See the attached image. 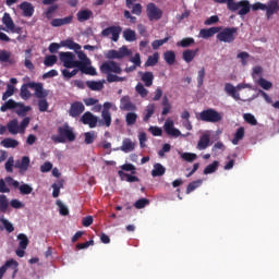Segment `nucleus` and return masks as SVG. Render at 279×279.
Wrapping results in <instances>:
<instances>
[{
	"label": "nucleus",
	"instance_id": "63",
	"mask_svg": "<svg viewBox=\"0 0 279 279\" xmlns=\"http://www.w3.org/2000/svg\"><path fill=\"white\" fill-rule=\"evenodd\" d=\"M236 58L239 60H241V64L242 66H246L247 64V58H250V53L248 52H245V51H242L240 53L236 54Z\"/></svg>",
	"mask_w": 279,
	"mask_h": 279
},
{
	"label": "nucleus",
	"instance_id": "61",
	"mask_svg": "<svg viewBox=\"0 0 279 279\" xmlns=\"http://www.w3.org/2000/svg\"><path fill=\"white\" fill-rule=\"evenodd\" d=\"M4 182L8 184V186H12L13 189H19L21 186V183L12 177H5Z\"/></svg>",
	"mask_w": 279,
	"mask_h": 279
},
{
	"label": "nucleus",
	"instance_id": "35",
	"mask_svg": "<svg viewBox=\"0 0 279 279\" xmlns=\"http://www.w3.org/2000/svg\"><path fill=\"white\" fill-rule=\"evenodd\" d=\"M154 112H156V105L149 104L145 109L143 121L147 123V121H149L151 117H154Z\"/></svg>",
	"mask_w": 279,
	"mask_h": 279
},
{
	"label": "nucleus",
	"instance_id": "32",
	"mask_svg": "<svg viewBox=\"0 0 279 279\" xmlns=\"http://www.w3.org/2000/svg\"><path fill=\"white\" fill-rule=\"evenodd\" d=\"M61 47H66L68 49H72L73 51H80L82 49V46L72 39H66L61 41Z\"/></svg>",
	"mask_w": 279,
	"mask_h": 279
},
{
	"label": "nucleus",
	"instance_id": "5",
	"mask_svg": "<svg viewBox=\"0 0 279 279\" xmlns=\"http://www.w3.org/2000/svg\"><path fill=\"white\" fill-rule=\"evenodd\" d=\"M230 12H236L239 16H245L250 14V11L252 10V4H250V0H241L239 2H233L229 4Z\"/></svg>",
	"mask_w": 279,
	"mask_h": 279
},
{
	"label": "nucleus",
	"instance_id": "62",
	"mask_svg": "<svg viewBox=\"0 0 279 279\" xmlns=\"http://www.w3.org/2000/svg\"><path fill=\"white\" fill-rule=\"evenodd\" d=\"M124 81H125V77H121L112 73H107V82H109V84H112V82H124Z\"/></svg>",
	"mask_w": 279,
	"mask_h": 279
},
{
	"label": "nucleus",
	"instance_id": "24",
	"mask_svg": "<svg viewBox=\"0 0 279 279\" xmlns=\"http://www.w3.org/2000/svg\"><path fill=\"white\" fill-rule=\"evenodd\" d=\"M141 81L144 82L146 88L154 86V72H140Z\"/></svg>",
	"mask_w": 279,
	"mask_h": 279
},
{
	"label": "nucleus",
	"instance_id": "26",
	"mask_svg": "<svg viewBox=\"0 0 279 279\" xmlns=\"http://www.w3.org/2000/svg\"><path fill=\"white\" fill-rule=\"evenodd\" d=\"M76 19L80 23H85V21L93 19V12L88 9L81 10L76 13Z\"/></svg>",
	"mask_w": 279,
	"mask_h": 279
},
{
	"label": "nucleus",
	"instance_id": "10",
	"mask_svg": "<svg viewBox=\"0 0 279 279\" xmlns=\"http://www.w3.org/2000/svg\"><path fill=\"white\" fill-rule=\"evenodd\" d=\"M146 13L149 21H160L162 19V10L156 7V3L150 2L146 7Z\"/></svg>",
	"mask_w": 279,
	"mask_h": 279
},
{
	"label": "nucleus",
	"instance_id": "64",
	"mask_svg": "<svg viewBox=\"0 0 279 279\" xmlns=\"http://www.w3.org/2000/svg\"><path fill=\"white\" fill-rule=\"evenodd\" d=\"M149 204V199L147 198H140L135 202L134 207L137 208V210H141V208H145Z\"/></svg>",
	"mask_w": 279,
	"mask_h": 279
},
{
	"label": "nucleus",
	"instance_id": "44",
	"mask_svg": "<svg viewBox=\"0 0 279 279\" xmlns=\"http://www.w3.org/2000/svg\"><path fill=\"white\" fill-rule=\"evenodd\" d=\"M86 86H88L90 90H104V83L101 82L87 81Z\"/></svg>",
	"mask_w": 279,
	"mask_h": 279
},
{
	"label": "nucleus",
	"instance_id": "9",
	"mask_svg": "<svg viewBox=\"0 0 279 279\" xmlns=\"http://www.w3.org/2000/svg\"><path fill=\"white\" fill-rule=\"evenodd\" d=\"M8 269H12V278H16V274H19V262H16V259L7 260L4 265L0 267V279H3Z\"/></svg>",
	"mask_w": 279,
	"mask_h": 279
},
{
	"label": "nucleus",
	"instance_id": "51",
	"mask_svg": "<svg viewBox=\"0 0 279 279\" xmlns=\"http://www.w3.org/2000/svg\"><path fill=\"white\" fill-rule=\"evenodd\" d=\"M60 7L58 5V4H52V5H50L48 9H47V11L45 12V16H46V19H48V21H51V19L53 17V13L54 12H58V9H59Z\"/></svg>",
	"mask_w": 279,
	"mask_h": 279
},
{
	"label": "nucleus",
	"instance_id": "41",
	"mask_svg": "<svg viewBox=\"0 0 279 279\" xmlns=\"http://www.w3.org/2000/svg\"><path fill=\"white\" fill-rule=\"evenodd\" d=\"M192 45H195V39L193 37H185L177 43V47H182L183 49H186Z\"/></svg>",
	"mask_w": 279,
	"mask_h": 279
},
{
	"label": "nucleus",
	"instance_id": "6",
	"mask_svg": "<svg viewBox=\"0 0 279 279\" xmlns=\"http://www.w3.org/2000/svg\"><path fill=\"white\" fill-rule=\"evenodd\" d=\"M239 32V28L236 27H226L222 31L218 32L217 34V40L220 43H234L236 40V34Z\"/></svg>",
	"mask_w": 279,
	"mask_h": 279
},
{
	"label": "nucleus",
	"instance_id": "31",
	"mask_svg": "<svg viewBox=\"0 0 279 279\" xmlns=\"http://www.w3.org/2000/svg\"><path fill=\"white\" fill-rule=\"evenodd\" d=\"M136 121H138V114L134 111H130L125 116V123L129 128L132 125H136Z\"/></svg>",
	"mask_w": 279,
	"mask_h": 279
},
{
	"label": "nucleus",
	"instance_id": "47",
	"mask_svg": "<svg viewBox=\"0 0 279 279\" xmlns=\"http://www.w3.org/2000/svg\"><path fill=\"white\" fill-rule=\"evenodd\" d=\"M160 56L158 52H155L153 56H149L147 61L145 62V66H156L158 64Z\"/></svg>",
	"mask_w": 279,
	"mask_h": 279
},
{
	"label": "nucleus",
	"instance_id": "55",
	"mask_svg": "<svg viewBox=\"0 0 279 279\" xmlns=\"http://www.w3.org/2000/svg\"><path fill=\"white\" fill-rule=\"evenodd\" d=\"M85 136V145H93L95 143V138H97V135H95V132H86L84 134Z\"/></svg>",
	"mask_w": 279,
	"mask_h": 279
},
{
	"label": "nucleus",
	"instance_id": "37",
	"mask_svg": "<svg viewBox=\"0 0 279 279\" xmlns=\"http://www.w3.org/2000/svg\"><path fill=\"white\" fill-rule=\"evenodd\" d=\"M8 208H10V202L8 201V196L4 194H0V213L5 215V213H8Z\"/></svg>",
	"mask_w": 279,
	"mask_h": 279
},
{
	"label": "nucleus",
	"instance_id": "11",
	"mask_svg": "<svg viewBox=\"0 0 279 279\" xmlns=\"http://www.w3.org/2000/svg\"><path fill=\"white\" fill-rule=\"evenodd\" d=\"M80 122L83 123V125H88V128L95 129L99 123V118L93 114V112L86 111L81 117Z\"/></svg>",
	"mask_w": 279,
	"mask_h": 279
},
{
	"label": "nucleus",
	"instance_id": "27",
	"mask_svg": "<svg viewBox=\"0 0 279 279\" xmlns=\"http://www.w3.org/2000/svg\"><path fill=\"white\" fill-rule=\"evenodd\" d=\"M225 90H226V93H228V95H230V97L234 98L235 101L241 100V94H239V92H236V87H234V85H232L231 83H227L225 85Z\"/></svg>",
	"mask_w": 279,
	"mask_h": 279
},
{
	"label": "nucleus",
	"instance_id": "50",
	"mask_svg": "<svg viewBox=\"0 0 279 279\" xmlns=\"http://www.w3.org/2000/svg\"><path fill=\"white\" fill-rule=\"evenodd\" d=\"M257 84L264 88V90H269L271 88H274V84L269 81H267L266 78L264 77H260L258 81H257Z\"/></svg>",
	"mask_w": 279,
	"mask_h": 279
},
{
	"label": "nucleus",
	"instance_id": "17",
	"mask_svg": "<svg viewBox=\"0 0 279 279\" xmlns=\"http://www.w3.org/2000/svg\"><path fill=\"white\" fill-rule=\"evenodd\" d=\"M20 10H22L23 12V16H25L26 19H32V16H34V4H32L31 2L24 1L20 4Z\"/></svg>",
	"mask_w": 279,
	"mask_h": 279
},
{
	"label": "nucleus",
	"instance_id": "40",
	"mask_svg": "<svg viewBox=\"0 0 279 279\" xmlns=\"http://www.w3.org/2000/svg\"><path fill=\"white\" fill-rule=\"evenodd\" d=\"M20 250H27V245H29V238L25 233H20L17 235Z\"/></svg>",
	"mask_w": 279,
	"mask_h": 279
},
{
	"label": "nucleus",
	"instance_id": "38",
	"mask_svg": "<svg viewBox=\"0 0 279 279\" xmlns=\"http://www.w3.org/2000/svg\"><path fill=\"white\" fill-rule=\"evenodd\" d=\"M244 137H245V128L240 126V128L236 130L235 134H234V137H233V140H232V144H233V145H239V142H240V141H243Z\"/></svg>",
	"mask_w": 279,
	"mask_h": 279
},
{
	"label": "nucleus",
	"instance_id": "45",
	"mask_svg": "<svg viewBox=\"0 0 279 279\" xmlns=\"http://www.w3.org/2000/svg\"><path fill=\"white\" fill-rule=\"evenodd\" d=\"M217 169H219V161H213V163L208 165L203 173L204 175H209V173H215V171H217Z\"/></svg>",
	"mask_w": 279,
	"mask_h": 279
},
{
	"label": "nucleus",
	"instance_id": "42",
	"mask_svg": "<svg viewBox=\"0 0 279 279\" xmlns=\"http://www.w3.org/2000/svg\"><path fill=\"white\" fill-rule=\"evenodd\" d=\"M15 109H16L15 112L19 117H25L27 112L32 110V107L17 102V107Z\"/></svg>",
	"mask_w": 279,
	"mask_h": 279
},
{
	"label": "nucleus",
	"instance_id": "21",
	"mask_svg": "<svg viewBox=\"0 0 279 279\" xmlns=\"http://www.w3.org/2000/svg\"><path fill=\"white\" fill-rule=\"evenodd\" d=\"M73 23V15H69L62 19H53L50 22L51 27H62L63 25H71Z\"/></svg>",
	"mask_w": 279,
	"mask_h": 279
},
{
	"label": "nucleus",
	"instance_id": "23",
	"mask_svg": "<svg viewBox=\"0 0 279 279\" xmlns=\"http://www.w3.org/2000/svg\"><path fill=\"white\" fill-rule=\"evenodd\" d=\"M29 157L28 156H24L22 157L21 160H17L14 165L15 169H20V173H25V171H27V169H29Z\"/></svg>",
	"mask_w": 279,
	"mask_h": 279
},
{
	"label": "nucleus",
	"instance_id": "39",
	"mask_svg": "<svg viewBox=\"0 0 279 279\" xmlns=\"http://www.w3.org/2000/svg\"><path fill=\"white\" fill-rule=\"evenodd\" d=\"M123 38L126 43H134L136 40V32L132 31V28H126L123 31Z\"/></svg>",
	"mask_w": 279,
	"mask_h": 279
},
{
	"label": "nucleus",
	"instance_id": "60",
	"mask_svg": "<svg viewBox=\"0 0 279 279\" xmlns=\"http://www.w3.org/2000/svg\"><path fill=\"white\" fill-rule=\"evenodd\" d=\"M0 221L2 222L4 229L7 230V232H9V234L14 231V225H12V222H10V220H8L5 218H0Z\"/></svg>",
	"mask_w": 279,
	"mask_h": 279
},
{
	"label": "nucleus",
	"instance_id": "15",
	"mask_svg": "<svg viewBox=\"0 0 279 279\" xmlns=\"http://www.w3.org/2000/svg\"><path fill=\"white\" fill-rule=\"evenodd\" d=\"M163 129L168 136H172L174 138H178V136H182V132L175 129L173 120H167L163 124Z\"/></svg>",
	"mask_w": 279,
	"mask_h": 279
},
{
	"label": "nucleus",
	"instance_id": "54",
	"mask_svg": "<svg viewBox=\"0 0 279 279\" xmlns=\"http://www.w3.org/2000/svg\"><path fill=\"white\" fill-rule=\"evenodd\" d=\"M243 119L248 125H258V121L256 120V117L252 113H244Z\"/></svg>",
	"mask_w": 279,
	"mask_h": 279
},
{
	"label": "nucleus",
	"instance_id": "28",
	"mask_svg": "<svg viewBox=\"0 0 279 279\" xmlns=\"http://www.w3.org/2000/svg\"><path fill=\"white\" fill-rule=\"evenodd\" d=\"M279 10V4L277 0H271L268 5H266V16L269 19L270 16H274L276 12Z\"/></svg>",
	"mask_w": 279,
	"mask_h": 279
},
{
	"label": "nucleus",
	"instance_id": "19",
	"mask_svg": "<svg viewBox=\"0 0 279 279\" xmlns=\"http://www.w3.org/2000/svg\"><path fill=\"white\" fill-rule=\"evenodd\" d=\"M99 128L106 126L110 128L112 125V114L110 113V110H102L101 111V120H98Z\"/></svg>",
	"mask_w": 279,
	"mask_h": 279
},
{
	"label": "nucleus",
	"instance_id": "30",
	"mask_svg": "<svg viewBox=\"0 0 279 279\" xmlns=\"http://www.w3.org/2000/svg\"><path fill=\"white\" fill-rule=\"evenodd\" d=\"M0 145H2V147H5L7 149H14L19 147V141L12 137H7L1 141Z\"/></svg>",
	"mask_w": 279,
	"mask_h": 279
},
{
	"label": "nucleus",
	"instance_id": "46",
	"mask_svg": "<svg viewBox=\"0 0 279 279\" xmlns=\"http://www.w3.org/2000/svg\"><path fill=\"white\" fill-rule=\"evenodd\" d=\"M206 77V68H201V70L197 72V87L202 88L204 86V80Z\"/></svg>",
	"mask_w": 279,
	"mask_h": 279
},
{
	"label": "nucleus",
	"instance_id": "4",
	"mask_svg": "<svg viewBox=\"0 0 279 279\" xmlns=\"http://www.w3.org/2000/svg\"><path fill=\"white\" fill-rule=\"evenodd\" d=\"M199 120L205 123H219L220 121H223V114L213 108H209L199 113Z\"/></svg>",
	"mask_w": 279,
	"mask_h": 279
},
{
	"label": "nucleus",
	"instance_id": "36",
	"mask_svg": "<svg viewBox=\"0 0 279 279\" xmlns=\"http://www.w3.org/2000/svg\"><path fill=\"white\" fill-rule=\"evenodd\" d=\"M167 169L161 163H155L154 169L151 170L153 178H160L166 173Z\"/></svg>",
	"mask_w": 279,
	"mask_h": 279
},
{
	"label": "nucleus",
	"instance_id": "53",
	"mask_svg": "<svg viewBox=\"0 0 279 279\" xmlns=\"http://www.w3.org/2000/svg\"><path fill=\"white\" fill-rule=\"evenodd\" d=\"M21 195H31L32 191H34V187H32L29 184L24 183L17 187Z\"/></svg>",
	"mask_w": 279,
	"mask_h": 279
},
{
	"label": "nucleus",
	"instance_id": "43",
	"mask_svg": "<svg viewBox=\"0 0 279 279\" xmlns=\"http://www.w3.org/2000/svg\"><path fill=\"white\" fill-rule=\"evenodd\" d=\"M135 90H136L137 95H140V97H142V99H145V97H147V95H149V90L147 88H145V85H143V83H137L135 86Z\"/></svg>",
	"mask_w": 279,
	"mask_h": 279
},
{
	"label": "nucleus",
	"instance_id": "8",
	"mask_svg": "<svg viewBox=\"0 0 279 279\" xmlns=\"http://www.w3.org/2000/svg\"><path fill=\"white\" fill-rule=\"evenodd\" d=\"M121 32H123V28L121 26H109L101 31V36L104 38H108V36H111V40L113 43H119V36H121Z\"/></svg>",
	"mask_w": 279,
	"mask_h": 279
},
{
	"label": "nucleus",
	"instance_id": "29",
	"mask_svg": "<svg viewBox=\"0 0 279 279\" xmlns=\"http://www.w3.org/2000/svg\"><path fill=\"white\" fill-rule=\"evenodd\" d=\"M135 147H136V144H134V142H132V140L124 138L122 141V147H120V149L124 154H130V151H134Z\"/></svg>",
	"mask_w": 279,
	"mask_h": 279
},
{
	"label": "nucleus",
	"instance_id": "16",
	"mask_svg": "<svg viewBox=\"0 0 279 279\" xmlns=\"http://www.w3.org/2000/svg\"><path fill=\"white\" fill-rule=\"evenodd\" d=\"M2 23H3V25H5L7 29H10V32H13L15 34H21V27L16 28V25L14 24L12 16H10V13L3 14Z\"/></svg>",
	"mask_w": 279,
	"mask_h": 279
},
{
	"label": "nucleus",
	"instance_id": "34",
	"mask_svg": "<svg viewBox=\"0 0 279 279\" xmlns=\"http://www.w3.org/2000/svg\"><path fill=\"white\" fill-rule=\"evenodd\" d=\"M163 60L169 64V66H173V64H175V51L167 50L163 52Z\"/></svg>",
	"mask_w": 279,
	"mask_h": 279
},
{
	"label": "nucleus",
	"instance_id": "59",
	"mask_svg": "<svg viewBox=\"0 0 279 279\" xmlns=\"http://www.w3.org/2000/svg\"><path fill=\"white\" fill-rule=\"evenodd\" d=\"M37 106L39 108V112H47V110H49V102L47 101V98L39 99Z\"/></svg>",
	"mask_w": 279,
	"mask_h": 279
},
{
	"label": "nucleus",
	"instance_id": "2",
	"mask_svg": "<svg viewBox=\"0 0 279 279\" xmlns=\"http://www.w3.org/2000/svg\"><path fill=\"white\" fill-rule=\"evenodd\" d=\"M76 136L73 132V128L69 125V123L63 124L62 126L58 128V135H52L51 141L53 143H66L69 141L70 143H73L75 141Z\"/></svg>",
	"mask_w": 279,
	"mask_h": 279
},
{
	"label": "nucleus",
	"instance_id": "48",
	"mask_svg": "<svg viewBox=\"0 0 279 279\" xmlns=\"http://www.w3.org/2000/svg\"><path fill=\"white\" fill-rule=\"evenodd\" d=\"M20 95L22 99H29L32 92H29V83L22 85Z\"/></svg>",
	"mask_w": 279,
	"mask_h": 279
},
{
	"label": "nucleus",
	"instance_id": "33",
	"mask_svg": "<svg viewBox=\"0 0 279 279\" xmlns=\"http://www.w3.org/2000/svg\"><path fill=\"white\" fill-rule=\"evenodd\" d=\"M16 108H19V102L14 101L13 99H9L0 107V111L8 112V110H14Z\"/></svg>",
	"mask_w": 279,
	"mask_h": 279
},
{
	"label": "nucleus",
	"instance_id": "20",
	"mask_svg": "<svg viewBox=\"0 0 279 279\" xmlns=\"http://www.w3.org/2000/svg\"><path fill=\"white\" fill-rule=\"evenodd\" d=\"M196 147L199 151L208 149V147H210V134L204 133L201 135Z\"/></svg>",
	"mask_w": 279,
	"mask_h": 279
},
{
	"label": "nucleus",
	"instance_id": "57",
	"mask_svg": "<svg viewBox=\"0 0 279 279\" xmlns=\"http://www.w3.org/2000/svg\"><path fill=\"white\" fill-rule=\"evenodd\" d=\"M58 62V57L56 54H49L45 58L44 64L45 66H53Z\"/></svg>",
	"mask_w": 279,
	"mask_h": 279
},
{
	"label": "nucleus",
	"instance_id": "13",
	"mask_svg": "<svg viewBox=\"0 0 279 279\" xmlns=\"http://www.w3.org/2000/svg\"><path fill=\"white\" fill-rule=\"evenodd\" d=\"M84 110H86V107L84 106V102L82 101H74L71 104L69 109V116L72 117V119H77Z\"/></svg>",
	"mask_w": 279,
	"mask_h": 279
},
{
	"label": "nucleus",
	"instance_id": "3",
	"mask_svg": "<svg viewBox=\"0 0 279 279\" xmlns=\"http://www.w3.org/2000/svg\"><path fill=\"white\" fill-rule=\"evenodd\" d=\"M76 54L83 65L76 66L81 73L84 75H97V70L94 66H90V59L86 56V53L82 50H76Z\"/></svg>",
	"mask_w": 279,
	"mask_h": 279
},
{
	"label": "nucleus",
	"instance_id": "56",
	"mask_svg": "<svg viewBox=\"0 0 279 279\" xmlns=\"http://www.w3.org/2000/svg\"><path fill=\"white\" fill-rule=\"evenodd\" d=\"M166 43H169V37H165L163 39H156L151 43L153 49L156 51L157 49H160L162 45H166Z\"/></svg>",
	"mask_w": 279,
	"mask_h": 279
},
{
	"label": "nucleus",
	"instance_id": "12",
	"mask_svg": "<svg viewBox=\"0 0 279 279\" xmlns=\"http://www.w3.org/2000/svg\"><path fill=\"white\" fill-rule=\"evenodd\" d=\"M29 88H34L35 89V97L37 99H47V97H49V90L45 89V87L43 86V83H35V82H31L28 83Z\"/></svg>",
	"mask_w": 279,
	"mask_h": 279
},
{
	"label": "nucleus",
	"instance_id": "25",
	"mask_svg": "<svg viewBox=\"0 0 279 279\" xmlns=\"http://www.w3.org/2000/svg\"><path fill=\"white\" fill-rule=\"evenodd\" d=\"M7 130L10 134L16 135V134H21V129L19 125V120L17 119H13L11 121H9L7 123Z\"/></svg>",
	"mask_w": 279,
	"mask_h": 279
},
{
	"label": "nucleus",
	"instance_id": "7",
	"mask_svg": "<svg viewBox=\"0 0 279 279\" xmlns=\"http://www.w3.org/2000/svg\"><path fill=\"white\" fill-rule=\"evenodd\" d=\"M59 60L63 63L65 69H77V66H83L75 60V53L73 52H59Z\"/></svg>",
	"mask_w": 279,
	"mask_h": 279
},
{
	"label": "nucleus",
	"instance_id": "58",
	"mask_svg": "<svg viewBox=\"0 0 279 279\" xmlns=\"http://www.w3.org/2000/svg\"><path fill=\"white\" fill-rule=\"evenodd\" d=\"M202 185V180H197L194 182L189 183L187 187H186V194H191L193 193V191H195V189H199V186Z\"/></svg>",
	"mask_w": 279,
	"mask_h": 279
},
{
	"label": "nucleus",
	"instance_id": "49",
	"mask_svg": "<svg viewBox=\"0 0 279 279\" xmlns=\"http://www.w3.org/2000/svg\"><path fill=\"white\" fill-rule=\"evenodd\" d=\"M118 174L123 180V178H126V182H138L140 179L136 175L128 174L123 170L118 171Z\"/></svg>",
	"mask_w": 279,
	"mask_h": 279
},
{
	"label": "nucleus",
	"instance_id": "14",
	"mask_svg": "<svg viewBox=\"0 0 279 279\" xmlns=\"http://www.w3.org/2000/svg\"><path fill=\"white\" fill-rule=\"evenodd\" d=\"M120 110H124L126 112H136L137 107L132 102L130 96H123L120 99Z\"/></svg>",
	"mask_w": 279,
	"mask_h": 279
},
{
	"label": "nucleus",
	"instance_id": "52",
	"mask_svg": "<svg viewBox=\"0 0 279 279\" xmlns=\"http://www.w3.org/2000/svg\"><path fill=\"white\" fill-rule=\"evenodd\" d=\"M12 57V52L8 50H0V62H10L12 64V60L10 58Z\"/></svg>",
	"mask_w": 279,
	"mask_h": 279
},
{
	"label": "nucleus",
	"instance_id": "1",
	"mask_svg": "<svg viewBox=\"0 0 279 279\" xmlns=\"http://www.w3.org/2000/svg\"><path fill=\"white\" fill-rule=\"evenodd\" d=\"M128 56H132V50L128 49V46H122L118 50H109L105 54V58L109 61H105L100 65V72L104 74L116 73V75H121L123 70L114 60H123V58H128Z\"/></svg>",
	"mask_w": 279,
	"mask_h": 279
},
{
	"label": "nucleus",
	"instance_id": "22",
	"mask_svg": "<svg viewBox=\"0 0 279 279\" xmlns=\"http://www.w3.org/2000/svg\"><path fill=\"white\" fill-rule=\"evenodd\" d=\"M197 53H199V48H196L194 50L186 49L182 52V59L184 60V62H186V64H191V62L195 60Z\"/></svg>",
	"mask_w": 279,
	"mask_h": 279
},
{
	"label": "nucleus",
	"instance_id": "18",
	"mask_svg": "<svg viewBox=\"0 0 279 279\" xmlns=\"http://www.w3.org/2000/svg\"><path fill=\"white\" fill-rule=\"evenodd\" d=\"M219 32H221V26H214L210 28H203L199 31V36L201 38H213V36H215V34H219Z\"/></svg>",
	"mask_w": 279,
	"mask_h": 279
}]
</instances>
